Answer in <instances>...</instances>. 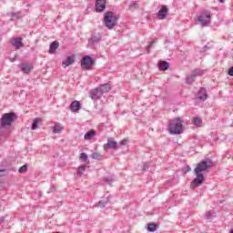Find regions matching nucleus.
Listing matches in <instances>:
<instances>
[{"instance_id": "nucleus-37", "label": "nucleus", "mask_w": 233, "mask_h": 233, "mask_svg": "<svg viewBox=\"0 0 233 233\" xmlns=\"http://www.w3.org/2000/svg\"><path fill=\"white\" fill-rule=\"evenodd\" d=\"M230 233H233V229H231Z\"/></svg>"}, {"instance_id": "nucleus-4", "label": "nucleus", "mask_w": 233, "mask_h": 233, "mask_svg": "<svg viewBox=\"0 0 233 233\" xmlns=\"http://www.w3.org/2000/svg\"><path fill=\"white\" fill-rule=\"evenodd\" d=\"M15 114L14 113H5L2 116L0 120L1 127H10L15 121Z\"/></svg>"}, {"instance_id": "nucleus-5", "label": "nucleus", "mask_w": 233, "mask_h": 233, "mask_svg": "<svg viewBox=\"0 0 233 233\" xmlns=\"http://www.w3.org/2000/svg\"><path fill=\"white\" fill-rule=\"evenodd\" d=\"M210 11H205L195 21L196 25H201L202 26H208L210 25Z\"/></svg>"}, {"instance_id": "nucleus-13", "label": "nucleus", "mask_w": 233, "mask_h": 233, "mask_svg": "<svg viewBox=\"0 0 233 233\" xmlns=\"http://www.w3.org/2000/svg\"><path fill=\"white\" fill-rule=\"evenodd\" d=\"M20 68L24 74H29V72L34 68L31 64H22Z\"/></svg>"}, {"instance_id": "nucleus-28", "label": "nucleus", "mask_w": 233, "mask_h": 233, "mask_svg": "<svg viewBox=\"0 0 233 233\" xmlns=\"http://www.w3.org/2000/svg\"><path fill=\"white\" fill-rule=\"evenodd\" d=\"M91 157H92V159H99V157H101V154L95 152V153H93Z\"/></svg>"}, {"instance_id": "nucleus-27", "label": "nucleus", "mask_w": 233, "mask_h": 233, "mask_svg": "<svg viewBox=\"0 0 233 233\" xmlns=\"http://www.w3.org/2000/svg\"><path fill=\"white\" fill-rule=\"evenodd\" d=\"M79 158L82 159V161H86L88 159V156L86 153H81Z\"/></svg>"}, {"instance_id": "nucleus-8", "label": "nucleus", "mask_w": 233, "mask_h": 233, "mask_svg": "<svg viewBox=\"0 0 233 233\" xmlns=\"http://www.w3.org/2000/svg\"><path fill=\"white\" fill-rule=\"evenodd\" d=\"M107 148H114L115 150H117V141L108 138L107 143L104 145V150H107Z\"/></svg>"}, {"instance_id": "nucleus-11", "label": "nucleus", "mask_w": 233, "mask_h": 233, "mask_svg": "<svg viewBox=\"0 0 233 233\" xmlns=\"http://www.w3.org/2000/svg\"><path fill=\"white\" fill-rule=\"evenodd\" d=\"M103 93L101 92V90H99V87L93 89L91 92L92 99H101Z\"/></svg>"}, {"instance_id": "nucleus-19", "label": "nucleus", "mask_w": 233, "mask_h": 233, "mask_svg": "<svg viewBox=\"0 0 233 233\" xmlns=\"http://www.w3.org/2000/svg\"><path fill=\"white\" fill-rule=\"evenodd\" d=\"M94 136H96V131L90 130V131H88V132L85 135L84 138H85L86 140H89V139H92V137H94Z\"/></svg>"}, {"instance_id": "nucleus-12", "label": "nucleus", "mask_w": 233, "mask_h": 233, "mask_svg": "<svg viewBox=\"0 0 233 233\" xmlns=\"http://www.w3.org/2000/svg\"><path fill=\"white\" fill-rule=\"evenodd\" d=\"M80 109H81V104L79 103V101L75 100L71 103L70 105L71 112H79Z\"/></svg>"}, {"instance_id": "nucleus-33", "label": "nucleus", "mask_w": 233, "mask_h": 233, "mask_svg": "<svg viewBox=\"0 0 233 233\" xmlns=\"http://www.w3.org/2000/svg\"><path fill=\"white\" fill-rule=\"evenodd\" d=\"M12 17L13 19H19V16H17V14H13Z\"/></svg>"}, {"instance_id": "nucleus-14", "label": "nucleus", "mask_w": 233, "mask_h": 233, "mask_svg": "<svg viewBox=\"0 0 233 233\" xmlns=\"http://www.w3.org/2000/svg\"><path fill=\"white\" fill-rule=\"evenodd\" d=\"M98 88L102 94H106L109 90H112V86L109 84H102Z\"/></svg>"}, {"instance_id": "nucleus-34", "label": "nucleus", "mask_w": 233, "mask_h": 233, "mask_svg": "<svg viewBox=\"0 0 233 233\" xmlns=\"http://www.w3.org/2000/svg\"><path fill=\"white\" fill-rule=\"evenodd\" d=\"M220 3H225V0H219Z\"/></svg>"}, {"instance_id": "nucleus-3", "label": "nucleus", "mask_w": 233, "mask_h": 233, "mask_svg": "<svg viewBox=\"0 0 233 233\" xmlns=\"http://www.w3.org/2000/svg\"><path fill=\"white\" fill-rule=\"evenodd\" d=\"M116 23H117V17L113 12H106L104 16V24L106 28L112 30L114 26H116Z\"/></svg>"}, {"instance_id": "nucleus-24", "label": "nucleus", "mask_w": 233, "mask_h": 233, "mask_svg": "<svg viewBox=\"0 0 233 233\" xmlns=\"http://www.w3.org/2000/svg\"><path fill=\"white\" fill-rule=\"evenodd\" d=\"M39 121H41L40 119L36 118L34 120L33 125L31 127V130H35L39 125Z\"/></svg>"}, {"instance_id": "nucleus-18", "label": "nucleus", "mask_w": 233, "mask_h": 233, "mask_svg": "<svg viewBox=\"0 0 233 233\" xmlns=\"http://www.w3.org/2000/svg\"><path fill=\"white\" fill-rule=\"evenodd\" d=\"M200 94H202V96H199L198 99L200 101H205L208 97L207 90L205 88L200 89Z\"/></svg>"}, {"instance_id": "nucleus-36", "label": "nucleus", "mask_w": 233, "mask_h": 233, "mask_svg": "<svg viewBox=\"0 0 233 233\" xmlns=\"http://www.w3.org/2000/svg\"><path fill=\"white\" fill-rule=\"evenodd\" d=\"M111 182H112V180H109V181H108V183H111Z\"/></svg>"}, {"instance_id": "nucleus-26", "label": "nucleus", "mask_w": 233, "mask_h": 233, "mask_svg": "<svg viewBox=\"0 0 233 233\" xmlns=\"http://www.w3.org/2000/svg\"><path fill=\"white\" fill-rule=\"evenodd\" d=\"M26 170H28V167H26V165L22 166L19 169L18 172L19 174H23L25 172H26Z\"/></svg>"}, {"instance_id": "nucleus-25", "label": "nucleus", "mask_w": 233, "mask_h": 233, "mask_svg": "<svg viewBox=\"0 0 233 233\" xmlns=\"http://www.w3.org/2000/svg\"><path fill=\"white\" fill-rule=\"evenodd\" d=\"M193 123L197 127H199V125H201V123H203V120L200 117H195V118H193Z\"/></svg>"}, {"instance_id": "nucleus-30", "label": "nucleus", "mask_w": 233, "mask_h": 233, "mask_svg": "<svg viewBox=\"0 0 233 233\" xmlns=\"http://www.w3.org/2000/svg\"><path fill=\"white\" fill-rule=\"evenodd\" d=\"M106 205V202H104V201H100V202L98 203V207H99L100 208H105Z\"/></svg>"}, {"instance_id": "nucleus-23", "label": "nucleus", "mask_w": 233, "mask_h": 233, "mask_svg": "<svg viewBox=\"0 0 233 233\" xmlns=\"http://www.w3.org/2000/svg\"><path fill=\"white\" fill-rule=\"evenodd\" d=\"M137 8H139V5L137 4V2H134L129 5V10H131V12H134V10H137Z\"/></svg>"}, {"instance_id": "nucleus-35", "label": "nucleus", "mask_w": 233, "mask_h": 233, "mask_svg": "<svg viewBox=\"0 0 233 233\" xmlns=\"http://www.w3.org/2000/svg\"><path fill=\"white\" fill-rule=\"evenodd\" d=\"M15 58H16V59H18V58H19V56H18L17 55H15Z\"/></svg>"}, {"instance_id": "nucleus-9", "label": "nucleus", "mask_w": 233, "mask_h": 233, "mask_svg": "<svg viewBox=\"0 0 233 233\" xmlns=\"http://www.w3.org/2000/svg\"><path fill=\"white\" fill-rule=\"evenodd\" d=\"M11 43L13 46L15 47L16 50H19V48L25 46V45L23 44V37L14 38L11 40Z\"/></svg>"}, {"instance_id": "nucleus-22", "label": "nucleus", "mask_w": 233, "mask_h": 233, "mask_svg": "<svg viewBox=\"0 0 233 233\" xmlns=\"http://www.w3.org/2000/svg\"><path fill=\"white\" fill-rule=\"evenodd\" d=\"M85 170H86V166L79 167L78 169H77L76 176H81L82 174H85Z\"/></svg>"}, {"instance_id": "nucleus-6", "label": "nucleus", "mask_w": 233, "mask_h": 233, "mask_svg": "<svg viewBox=\"0 0 233 233\" xmlns=\"http://www.w3.org/2000/svg\"><path fill=\"white\" fill-rule=\"evenodd\" d=\"M93 65H94V60L92 59V57L88 56H85L81 60V66L84 70H88L92 68Z\"/></svg>"}, {"instance_id": "nucleus-15", "label": "nucleus", "mask_w": 233, "mask_h": 233, "mask_svg": "<svg viewBox=\"0 0 233 233\" xmlns=\"http://www.w3.org/2000/svg\"><path fill=\"white\" fill-rule=\"evenodd\" d=\"M59 48V42L54 41L49 46V54H56V50Z\"/></svg>"}, {"instance_id": "nucleus-20", "label": "nucleus", "mask_w": 233, "mask_h": 233, "mask_svg": "<svg viewBox=\"0 0 233 233\" xmlns=\"http://www.w3.org/2000/svg\"><path fill=\"white\" fill-rule=\"evenodd\" d=\"M62 130H63V126L59 124L55 125V127H53L54 134H59V132H61Z\"/></svg>"}, {"instance_id": "nucleus-31", "label": "nucleus", "mask_w": 233, "mask_h": 233, "mask_svg": "<svg viewBox=\"0 0 233 233\" xmlns=\"http://www.w3.org/2000/svg\"><path fill=\"white\" fill-rule=\"evenodd\" d=\"M228 76H230L231 77H233V66L228 69Z\"/></svg>"}, {"instance_id": "nucleus-16", "label": "nucleus", "mask_w": 233, "mask_h": 233, "mask_svg": "<svg viewBox=\"0 0 233 233\" xmlns=\"http://www.w3.org/2000/svg\"><path fill=\"white\" fill-rule=\"evenodd\" d=\"M70 65H74V56H67L66 60L62 63L63 68H66Z\"/></svg>"}, {"instance_id": "nucleus-17", "label": "nucleus", "mask_w": 233, "mask_h": 233, "mask_svg": "<svg viewBox=\"0 0 233 233\" xmlns=\"http://www.w3.org/2000/svg\"><path fill=\"white\" fill-rule=\"evenodd\" d=\"M158 66L160 70L165 71V70H168V66H170V65H168V62L167 61H162L159 63Z\"/></svg>"}, {"instance_id": "nucleus-2", "label": "nucleus", "mask_w": 233, "mask_h": 233, "mask_svg": "<svg viewBox=\"0 0 233 233\" xmlns=\"http://www.w3.org/2000/svg\"><path fill=\"white\" fill-rule=\"evenodd\" d=\"M185 121L181 119V117L177 116L175 117L170 123L168 127L169 134L174 136H177L179 134H183Z\"/></svg>"}, {"instance_id": "nucleus-1", "label": "nucleus", "mask_w": 233, "mask_h": 233, "mask_svg": "<svg viewBox=\"0 0 233 233\" xmlns=\"http://www.w3.org/2000/svg\"><path fill=\"white\" fill-rule=\"evenodd\" d=\"M212 167H214V163L212 160H210V158H206L197 165L196 168L194 169L197 177L191 182L192 188H198V187L203 185L205 177L201 172H207V170H208V168H212Z\"/></svg>"}, {"instance_id": "nucleus-21", "label": "nucleus", "mask_w": 233, "mask_h": 233, "mask_svg": "<svg viewBox=\"0 0 233 233\" xmlns=\"http://www.w3.org/2000/svg\"><path fill=\"white\" fill-rule=\"evenodd\" d=\"M147 229L149 230V232H156V230L157 229V226L154 223H150L147 225Z\"/></svg>"}, {"instance_id": "nucleus-7", "label": "nucleus", "mask_w": 233, "mask_h": 233, "mask_svg": "<svg viewBox=\"0 0 233 233\" xmlns=\"http://www.w3.org/2000/svg\"><path fill=\"white\" fill-rule=\"evenodd\" d=\"M106 1L108 0H96V11L105 12L106 8Z\"/></svg>"}, {"instance_id": "nucleus-10", "label": "nucleus", "mask_w": 233, "mask_h": 233, "mask_svg": "<svg viewBox=\"0 0 233 233\" xmlns=\"http://www.w3.org/2000/svg\"><path fill=\"white\" fill-rule=\"evenodd\" d=\"M168 15V7L167 5H162L161 9L158 11V19L163 20L167 19Z\"/></svg>"}, {"instance_id": "nucleus-32", "label": "nucleus", "mask_w": 233, "mask_h": 233, "mask_svg": "<svg viewBox=\"0 0 233 233\" xmlns=\"http://www.w3.org/2000/svg\"><path fill=\"white\" fill-rule=\"evenodd\" d=\"M194 81V76H189L187 79V83H192Z\"/></svg>"}, {"instance_id": "nucleus-29", "label": "nucleus", "mask_w": 233, "mask_h": 233, "mask_svg": "<svg viewBox=\"0 0 233 233\" xmlns=\"http://www.w3.org/2000/svg\"><path fill=\"white\" fill-rule=\"evenodd\" d=\"M120 145L122 146H126V145H128V138H124L121 142H120Z\"/></svg>"}]
</instances>
